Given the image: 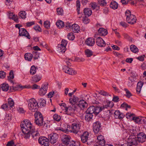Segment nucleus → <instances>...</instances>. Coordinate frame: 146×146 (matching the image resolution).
Here are the masks:
<instances>
[{
  "mask_svg": "<svg viewBox=\"0 0 146 146\" xmlns=\"http://www.w3.org/2000/svg\"><path fill=\"white\" fill-rule=\"evenodd\" d=\"M81 126L80 122L78 120H75L73 121V123L72 124L71 130H70L68 129H66L62 131L65 133L70 132L76 134L79 131L80 127Z\"/></svg>",
  "mask_w": 146,
  "mask_h": 146,
  "instance_id": "obj_1",
  "label": "nucleus"
},
{
  "mask_svg": "<svg viewBox=\"0 0 146 146\" xmlns=\"http://www.w3.org/2000/svg\"><path fill=\"white\" fill-rule=\"evenodd\" d=\"M113 106V104L112 101H105L104 105L103 106L95 107V110L94 114L97 115L100 111L104 110L105 108L111 109Z\"/></svg>",
  "mask_w": 146,
  "mask_h": 146,
  "instance_id": "obj_2",
  "label": "nucleus"
},
{
  "mask_svg": "<svg viewBox=\"0 0 146 146\" xmlns=\"http://www.w3.org/2000/svg\"><path fill=\"white\" fill-rule=\"evenodd\" d=\"M126 16V20L128 23L131 25L134 24L137 20L135 16L131 14V11L127 10L125 13Z\"/></svg>",
  "mask_w": 146,
  "mask_h": 146,
  "instance_id": "obj_3",
  "label": "nucleus"
},
{
  "mask_svg": "<svg viewBox=\"0 0 146 146\" xmlns=\"http://www.w3.org/2000/svg\"><path fill=\"white\" fill-rule=\"evenodd\" d=\"M70 103L73 105V107L77 108H79L83 110L88 106V104L86 101H69Z\"/></svg>",
  "mask_w": 146,
  "mask_h": 146,
  "instance_id": "obj_4",
  "label": "nucleus"
},
{
  "mask_svg": "<svg viewBox=\"0 0 146 146\" xmlns=\"http://www.w3.org/2000/svg\"><path fill=\"white\" fill-rule=\"evenodd\" d=\"M35 123L39 126L45 125L44 123L43 125V118L42 114L38 111L36 112L35 114Z\"/></svg>",
  "mask_w": 146,
  "mask_h": 146,
  "instance_id": "obj_5",
  "label": "nucleus"
},
{
  "mask_svg": "<svg viewBox=\"0 0 146 146\" xmlns=\"http://www.w3.org/2000/svg\"><path fill=\"white\" fill-rule=\"evenodd\" d=\"M136 137L132 135H130L128 138L127 141V143L128 146H132L133 145H138V141H137Z\"/></svg>",
  "mask_w": 146,
  "mask_h": 146,
  "instance_id": "obj_6",
  "label": "nucleus"
},
{
  "mask_svg": "<svg viewBox=\"0 0 146 146\" xmlns=\"http://www.w3.org/2000/svg\"><path fill=\"white\" fill-rule=\"evenodd\" d=\"M29 109L33 112H37L38 107V103L36 101H31L29 102L28 104Z\"/></svg>",
  "mask_w": 146,
  "mask_h": 146,
  "instance_id": "obj_7",
  "label": "nucleus"
},
{
  "mask_svg": "<svg viewBox=\"0 0 146 146\" xmlns=\"http://www.w3.org/2000/svg\"><path fill=\"white\" fill-rule=\"evenodd\" d=\"M38 143L42 146H49L50 143L48 139L44 137H40L38 139Z\"/></svg>",
  "mask_w": 146,
  "mask_h": 146,
  "instance_id": "obj_8",
  "label": "nucleus"
},
{
  "mask_svg": "<svg viewBox=\"0 0 146 146\" xmlns=\"http://www.w3.org/2000/svg\"><path fill=\"white\" fill-rule=\"evenodd\" d=\"M136 137L139 143H143L146 141V135L144 133L139 132Z\"/></svg>",
  "mask_w": 146,
  "mask_h": 146,
  "instance_id": "obj_9",
  "label": "nucleus"
},
{
  "mask_svg": "<svg viewBox=\"0 0 146 146\" xmlns=\"http://www.w3.org/2000/svg\"><path fill=\"white\" fill-rule=\"evenodd\" d=\"M58 135L56 133L51 134L48 137L49 141H50L51 143L54 144L56 142L57 139L58 138Z\"/></svg>",
  "mask_w": 146,
  "mask_h": 146,
  "instance_id": "obj_10",
  "label": "nucleus"
},
{
  "mask_svg": "<svg viewBox=\"0 0 146 146\" xmlns=\"http://www.w3.org/2000/svg\"><path fill=\"white\" fill-rule=\"evenodd\" d=\"M66 27L68 28H70L71 27L72 31L75 33H78L80 31V28L79 26L76 24H73L72 25L69 24L68 25H66Z\"/></svg>",
  "mask_w": 146,
  "mask_h": 146,
  "instance_id": "obj_11",
  "label": "nucleus"
},
{
  "mask_svg": "<svg viewBox=\"0 0 146 146\" xmlns=\"http://www.w3.org/2000/svg\"><path fill=\"white\" fill-rule=\"evenodd\" d=\"M47 89L48 84L42 85L39 91V94L40 96L45 95L47 92Z\"/></svg>",
  "mask_w": 146,
  "mask_h": 146,
  "instance_id": "obj_12",
  "label": "nucleus"
},
{
  "mask_svg": "<svg viewBox=\"0 0 146 146\" xmlns=\"http://www.w3.org/2000/svg\"><path fill=\"white\" fill-rule=\"evenodd\" d=\"M101 127V123L100 122L97 121L94 123L93 125V131L95 133H98L100 130Z\"/></svg>",
  "mask_w": 146,
  "mask_h": 146,
  "instance_id": "obj_13",
  "label": "nucleus"
},
{
  "mask_svg": "<svg viewBox=\"0 0 146 146\" xmlns=\"http://www.w3.org/2000/svg\"><path fill=\"white\" fill-rule=\"evenodd\" d=\"M19 34L21 36H25L29 39L30 38L29 33L26 29L24 28H22L21 29H19Z\"/></svg>",
  "mask_w": 146,
  "mask_h": 146,
  "instance_id": "obj_14",
  "label": "nucleus"
},
{
  "mask_svg": "<svg viewBox=\"0 0 146 146\" xmlns=\"http://www.w3.org/2000/svg\"><path fill=\"white\" fill-rule=\"evenodd\" d=\"M21 125L25 126V127L27 128L29 131H31L32 129H34V128L32 127V124L29 120L24 121L23 122H21Z\"/></svg>",
  "mask_w": 146,
  "mask_h": 146,
  "instance_id": "obj_15",
  "label": "nucleus"
},
{
  "mask_svg": "<svg viewBox=\"0 0 146 146\" xmlns=\"http://www.w3.org/2000/svg\"><path fill=\"white\" fill-rule=\"evenodd\" d=\"M70 139L71 137L69 136L63 135L61 137V140L63 144L68 145L70 143Z\"/></svg>",
  "mask_w": 146,
  "mask_h": 146,
  "instance_id": "obj_16",
  "label": "nucleus"
},
{
  "mask_svg": "<svg viewBox=\"0 0 146 146\" xmlns=\"http://www.w3.org/2000/svg\"><path fill=\"white\" fill-rule=\"evenodd\" d=\"M89 135V133L88 132L85 131L81 135L80 138L82 143H85L87 141Z\"/></svg>",
  "mask_w": 146,
  "mask_h": 146,
  "instance_id": "obj_17",
  "label": "nucleus"
},
{
  "mask_svg": "<svg viewBox=\"0 0 146 146\" xmlns=\"http://www.w3.org/2000/svg\"><path fill=\"white\" fill-rule=\"evenodd\" d=\"M96 42L98 46L100 47H104L106 45L105 41L100 37H98L96 38Z\"/></svg>",
  "mask_w": 146,
  "mask_h": 146,
  "instance_id": "obj_18",
  "label": "nucleus"
},
{
  "mask_svg": "<svg viewBox=\"0 0 146 146\" xmlns=\"http://www.w3.org/2000/svg\"><path fill=\"white\" fill-rule=\"evenodd\" d=\"M98 142L99 144L102 146H104L105 145V141L104 139V137L102 135H100L98 136Z\"/></svg>",
  "mask_w": 146,
  "mask_h": 146,
  "instance_id": "obj_19",
  "label": "nucleus"
},
{
  "mask_svg": "<svg viewBox=\"0 0 146 146\" xmlns=\"http://www.w3.org/2000/svg\"><path fill=\"white\" fill-rule=\"evenodd\" d=\"M98 32L100 36H104L108 34L107 30L102 28H100L98 30Z\"/></svg>",
  "mask_w": 146,
  "mask_h": 146,
  "instance_id": "obj_20",
  "label": "nucleus"
},
{
  "mask_svg": "<svg viewBox=\"0 0 146 146\" xmlns=\"http://www.w3.org/2000/svg\"><path fill=\"white\" fill-rule=\"evenodd\" d=\"M86 44L88 45L92 46L94 45L95 43L94 39L92 38H88L85 41Z\"/></svg>",
  "mask_w": 146,
  "mask_h": 146,
  "instance_id": "obj_21",
  "label": "nucleus"
},
{
  "mask_svg": "<svg viewBox=\"0 0 146 146\" xmlns=\"http://www.w3.org/2000/svg\"><path fill=\"white\" fill-rule=\"evenodd\" d=\"M84 13L86 17H89L91 15L92 13V11L90 8H85L84 10Z\"/></svg>",
  "mask_w": 146,
  "mask_h": 146,
  "instance_id": "obj_22",
  "label": "nucleus"
},
{
  "mask_svg": "<svg viewBox=\"0 0 146 146\" xmlns=\"http://www.w3.org/2000/svg\"><path fill=\"white\" fill-rule=\"evenodd\" d=\"M31 135L34 139H36L37 137L39 136V133L37 131H34L33 129H32L31 131H30Z\"/></svg>",
  "mask_w": 146,
  "mask_h": 146,
  "instance_id": "obj_23",
  "label": "nucleus"
},
{
  "mask_svg": "<svg viewBox=\"0 0 146 146\" xmlns=\"http://www.w3.org/2000/svg\"><path fill=\"white\" fill-rule=\"evenodd\" d=\"M143 84V82L141 81L137 83L136 88V92L138 94L140 93L141 88Z\"/></svg>",
  "mask_w": 146,
  "mask_h": 146,
  "instance_id": "obj_24",
  "label": "nucleus"
},
{
  "mask_svg": "<svg viewBox=\"0 0 146 146\" xmlns=\"http://www.w3.org/2000/svg\"><path fill=\"white\" fill-rule=\"evenodd\" d=\"M135 80L133 76H131L128 78L127 85L129 86H131L134 84Z\"/></svg>",
  "mask_w": 146,
  "mask_h": 146,
  "instance_id": "obj_25",
  "label": "nucleus"
},
{
  "mask_svg": "<svg viewBox=\"0 0 146 146\" xmlns=\"http://www.w3.org/2000/svg\"><path fill=\"white\" fill-rule=\"evenodd\" d=\"M71 104L72 105V107H69L68 108H66L65 109V111L68 113L74 112L76 109V108H74V107H73V106L72 104Z\"/></svg>",
  "mask_w": 146,
  "mask_h": 146,
  "instance_id": "obj_26",
  "label": "nucleus"
},
{
  "mask_svg": "<svg viewBox=\"0 0 146 146\" xmlns=\"http://www.w3.org/2000/svg\"><path fill=\"white\" fill-rule=\"evenodd\" d=\"M74 94L72 92L71 93H69L68 94V96L69 97H70V98L69 100H78L79 98L76 96L74 95L73 96H72Z\"/></svg>",
  "mask_w": 146,
  "mask_h": 146,
  "instance_id": "obj_27",
  "label": "nucleus"
},
{
  "mask_svg": "<svg viewBox=\"0 0 146 146\" xmlns=\"http://www.w3.org/2000/svg\"><path fill=\"white\" fill-rule=\"evenodd\" d=\"M1 89L3 91H7L9 89V86L7 84L3 83L1 85Z\"/></svg>",
  "mask_w": 146,
  "mask_h": 146,
  "instance_id": "obj_28",
  "label": "nucleus"
},
{
  "mask_svg": "<svg viewBox=\"0 0 146 146\" xmlns=\"http://www.w3.org/2000/svg\"><path fill=\"white\" fill-rule=\"evenodd\" d=\"M93 116V115L92 114L87 113L85 116V119L87 121H90L92 120Z\"/></svg>",
  "mask_w": 146,
  "mask_h": 146,
  "instance_id": "obj_29",
  "label": "nucleus"
},
{
  "mask_svg": "<svg viewBox=\"0 0 146 146\" xmlns=\"http://www.w3.org/2000/svg\"><path fill=\"white\" fill-rule=\"evenodd\" d=\"M110 7L113 9L117 8L118 6V3L115 1H112L110 5Z\"/></svg>",
  "mask_w": 146,
  "mask_h": 146,
  "instance_id": "obj_30",
  "label": "nucleus"
},
{
  "mask_svg": "<svg viewBox=\"0 0 146 146\" xmlns=\"http://www.w3.org/2000/svg\"><path fill=\"white\" fill-rule=\"evenodd\" d=\"M19 17L23 19H25L26 17V13L24 11H20L19 14Z\"/></svg>",
  "mask_w": 146,
  "mask_h": 146,
  "instance_id": "obj_31",
  "label": "nucleus"
},
{
  "mask_svg": "<svg viewBox=\"0 0 146 146\" xmlns=\"http://www.w3.org/2000/svg\"><path fill=\"white\" fill-rule=\"evenodd\" d=\"M41 79V76L38 75H36L32 77L33 80L36 82H38Z\"/></svg>",
  "mask_w": 146,
  "mask_h": 146,
  "instance_id": "obj_32",
  "label": "nucleus"
},
{
  "mask_svg": "<svg viewBox=\"0 0 146 146\" xmlns=\"http://www.w3.org/2000/svg\"><path fill=\"white\" fill-rule=\"evenodd\" d=\"M95 110V107L94 106H90L87 109V113L89 114H94V111Z\"/></svg>",
  "mask_w": 146,
  "mask_h": 146,
  "instance_id": "obj_33",
  "label": "nucleus"
},
{
  "mask_svg": "<svg viewBox=\"0 0 146 146\" xmlns=\"http://www.w3.org/2000/svg\"><path fill=\"white\" fill-rule=\"evenodd\" d=\"M85 55L87 57H91L93 54L92 51L89 49L86 50L85 51Z\"/></svg>",
  "mask_w": 146,
  "mask_h": 146,
  "instance_id": "obj_34",
  "label": "nucleus"
},
{
  "mask_svg": "<svg viewBox=\"0 0 146 146\" xmlns=\"http://www.w3.org/2000/svg\"><path fill=\"white\" fill-rule=\"evenodd\" d=\"M24 56L25 59L29 61H31L33 57L32 54L30 53L25 54Z\"/></svg>",
  "mask_w": 146,
  "mask_h": 146,
  "instance_id": "obj_35",
  "label": "nucleus"
},
{
  "mask_svg": "<svg viewBox=\"0 0 146 146\" xmlns=\"http://www.w3.org/2000/svg\"><path fill=\"white\" fill-rule=\"evenodd\" d=\"M33 57L34 60L38 59L39 57L40 53L36 51H34L32 53Z\"/></svg>",
  "mask_w": 146,
  "mask_h": 146,
  "instance_id": "obj_36",
  "label": "nucleus"
},
{
  "mask_svg": "<svg viewBox=\"0 0 146 146\" xmlns=\"http://www.w3.org/2000/svg\"><path fill=\"white\" fill-rule=\"evenodd\" d=\"M130 49L131 51L134 53L137 52L139 51L138 48L135 45H131L130 47Z\"/></svg>",
  "mask_w": 146,
  "mask_h": 146,
  "instance_id": "obj_37",
  "label": "nucleus"
},
{
  "mask_svg": "<svg viewBox=\"0 0 146 146\" xmlns=\"http://www.w3.org/2000/svg\"><path fill=\"white\" fill-rule=\"evenodd\" d=\"M14 78V74L13 70H11L9 72V76L8 77V80L11 83H13V81L11 80Z\"/></svg>",
  "mask_w": 146,
  "mask_h": 146,
  "instance_id": "obj_38",
  "label": "nucleus"
},
{
  "mask_svg": "<svg viewBox=\"0 0 146 146\" xmlns=\"http://www.w3.org/2000/svg\"><path fill=\"white\" fill-rule=\"evenodd\" d=\"M66 73L70 75H74L76 74L77 72H76L74 70L73 68H69V70H68Z\"/></svg>",
  "mask_w": 146,
  "mask_h": 146,
  "instance_id": "obj_39",
  "label": "nucleus"
},
{
  "mask_svg": "<svg viewBox=\"0 0 146 146\" xmlns=\"http://www.w3.org/2000/svg\"><path fill=\"white\" fill-rule=\"evenodd\" d=\"M57 26L59 28H62L64 26V23L61 20H58L56 23Z\"/></svg>",
  "mask_w": 146,
  "mask_h": 146,
  "instance_id": "obj_40",
  "label": "nucleus"
},
{
  "mask_svg": "<svg viewBox=\"0 0 146 146\" xmlns=\"http://www.w3.org/2000/svg\"><path fill=\"white\" fill-rule=\"evenodd\" d=\"M70 146H80V144L79 142L75 141H71L69 143Z\"/></svg>",
  "mask_w": 146,
  "mask_h": 146,
  "instance_id": "obj_41",
  "label": "nucleus"
},
{
  "mask_svg": "<svg viewBox=\"0 0 146 146\" xmlns=\"http://www.w3.org/2000/svg\"><path fill=\"white\" fill-rule=\"evenodd\" d=\"M98 93L99 94L104 96H107L108 97L110 96L111 97V94L109 95L108 94L107 92L103 90H100L98 92Z\"/></svg>",
  "mask_w": 146,
  "mask_h": 146,
  "instance_id": "obj_42",
  "label": "nucleus"
},
{
  "mask_svg": "<svg viewBox=\"0 0 146 146\" xmlns=\"http://www.w3.org/2000/svg\"><path fill=\"white\" fill-rule=\"evenodd\" d=\"M58 49L60 52L62 53L64 52L66 50V47L60 45L58 46Z\"/></svg>",
  "mask_w": 146,
  "mask_h": 146,
  "instance_id": "obj_43",
  "label": "nucleus"
},
{
  "mask_svg": "<svg viewBox=\"0 0 146 146\" xmlns=\"http://www.w3.org/2000/svg\"><path fill=\"white\" fill-rule=\"evenodd\" d=\"M36 72V68L34 66H32L30 69V72L32 75L35 74Z\"/></svg>",
  "mask_w": 146,
  "mask_h": 146,
  "instance_id": "obj_44",
  "label": "nucleus"
},
{
  "mask_svg": "<svg viewBox=\"0 0 146 146\" xmlns=\"http://www.w3.org/2000/svg\"><path fill=\"white\" fill-rule=\"evenodd\" d=\"M68 38L70 40H73L74 39L75 36L72 32L69 33L67 35Z\"/></svg>",
  "mask_w": 146,
  "mask_h": 146,
  "instance_id": "obj_45",
  "label": "nucleus"
},
{
  "mask_svg": "<svg viewBox=\"0 0 146 146\" xmlns=\"http://www.w3.org/2000/svg\"><path fill=\"white\" fill-rule=\"evenodd\" d=\"M8 105L9 110H11L13 109L14 107V101H8Z\"/></svg>",
  "mask_w": 146,
  "mask_h": 146,
  "instance_id": "obj_46",
  "label": "nucleus"
},
{
  "mask_svg": "<svg viewBox=\"0 0 146 146\" xmlns=\"http://www.w3.org/2000/svg\"><path fill=\"white\" fill-rule=\"evenodd\" d=\"M23 133L24 134L23 136L25 139H27L29 138L31 135L30 131H28L27 132H25V133Z\"/></svg>",
  "mask_w": 146,
  "mask_h": 146,
  "instance_id": "obj_47",
  "label": "nucleus"
},
{
  "mask_svg": "<svg viewBox=\"0 0 146 146\" xmlns=\"http://www.w3.org/2000/svg\"><path fill=\"white\" fill-rule=\"evenodd\" d=\"M20 126L23 133H25V132H27L28 131H29V129L26 127H25V126L23 125H21Z\"/></svg>",
  "mask_w": 146,
  "mask_h": 146,
  "instance_id": "obj_48",
  "label": "nucleus"
},
{
  "mask_svg": "<svg viewBox=\"0 0 146 146\" xmlns=\"http://www.w3.org/2000/svg\"><path fill=\"white\" fill-rule=\"evenodd\" d=\"M53 117L54 120L58 121H60L61 119L60 116L56 114H54L53 116Z\"/></svg>",
  "mask_w": 146,
  "mask_h": 146,
  "instance_id": "obj_49",
  "label": "nucleus"
},
{
  "mask_svg": "<svg viewBox=\"0 0 146 146\" xmlns=\"http://www.w3.org/2000/svg\"><path fill=\"white\" fill-rule=\"evenodd\" d=\"M80 2L79 1V0H77L76 1V7H77V11L78 14H80Z\"/></svg>",
  "mask_w": 146,
  "mask_h": 146,
  "instance_id": "obj_50",
  "label": "nucleus"
},
{
  "mask_svg": "<svg viewBox=\"0 0 146 146\" xmlns=\"http://www.w3.org/2000/svg\"><path fill=\"white\" fill-rule=\"evenodd\" d=\"M44 26L47 29H49L50 28V24L48 21H46L44 22Z\"/></svg>",
  "mask_w": 146,
  "mask_h": 146,
  "instance_id": "obj_51",
  "label": "nucleus"
},
{
  "mask_svg": "<svg viewBox=\"0 0 146 146\" xmlns=\"http://www.w3.org/2000/svg\"><path fill=\"white\" fill-rule=\"evenodd\" d=\"M1 108L7 111L9 110L7 104H3L1 106Z\"/></svg>",
  "mask_w": 146,
  "mask_h": 146,
  "instance_id": "obj_52",
  "label": "nucleus"
},
{
  "mask_svg": "<svg viewBox=\"0 0 146 146\" xmlns=\"http://www.w3.org/2000/svg\"><path fill=\"white\" fill-rule=\"evenodd\" d=\"M132 120L134 121L136 123H138L140 122L142 120V119L139 118V117H133Z\"/></svg>",
  "mask_w": 146,
  "mask_h": 146,
  "instance_id": "obj_53",
  "label": "nucleus"
},
{
  "mask_svg": "<svg viewBox=\"0 0 146 146\" xmlns=\"http://www.w3.org/2000/svg\"><path fill=\"white\" fill-rule=\"evenodd\" d=\"M98 2L99 4L102 6L106 5V4L105 0H98Z\"/></svg>",
  "mask_w": 146,
  "mask_h": 146,
  "instance_id": "obj_54",
  "label": "nucleus"
},
{
  "mask_svg": "<svg viewBox=\"0 0 146 146\" xmlns=\"http://www.w3.org/2000/svg\"><path fill=\"white\" fill-rule=\"evenodd\" d=\"M56 11L58 14L59 15H62L63 13V10L61 8H57Z\"/></svg>",
  "mask_w": 146,
  "mask_h": 146,
  "instance_id": "obj_55",
  "label": "nucleus"
},
{
  "mask_svg": "<svg viewBox=\"0 0 146 146\" xmlns=\"http://www.w3.org/2000/svg\"><path fill=\"white\" fill-rule=\"evenodd\" d=\"M11 117L12 115L11 114H7L5 116V119L7 121H9L11 120Z\"/></svg>",
  "mask_w": 146,
  "mask_h": 146,
  "instance_id": "obj_56",
  "label": "nucleus"
},
{
  "mask_svg": "<svg viewBox=\"0 0 146 146\" xmlns=\"http://www.w3.org/2000/svg\"><path fill=\"white\" fill-rule=\"evenodd\" d=\"M90 19L86 17H84L82 19L83 22L85 24H87L90 22Z\"/></svg>",
  "mask_w": 146,
  "mask_h": 146,
  "instance_id": "obj_57",
  "label": "nucleus"
},
{
  "mask_svg": "<svg viewBox=\"0 0 146 146\" xmlns=\"http://www.w3.org/2000/svg\"><path fill=\"white\" fill-rule=\"evenodd\" d=\"M134 114L133 113H127L126 114L127 118L128 119L131 118L132 119V117H134Z\"/></svg>",
  "mask_w": 146,
  "mask_h": 146,
  "instance_id": "obj_58",
  "label": "nucleus"
},
{
  "mask_svg": "<svg viewBox=\"0 0 146 146\" xmlns=\"http://www.w3.org/2000/svg\"><path fill=\"white\" fill-rule=\"evenodd\" d=\"M17 110L20 113H25L26 112V111L24 110L23 108H22L19 107L17 109Z\"/></svg>",
  "mask_w": 146,
  "mask_h": 146,
  "instance_id": "obj_59",
  "label": "nucleus"
},
{
  "mask_svg": "<svg viewBox=\"0 0 146 146\" xmlns=\"http://www.w3.org/2000/svg\"><path fill=\"white\" fill-rule=\"evenodd\" d=\"M35 24V22L34 21L27 22L26 23V25L27 27H29L34 25Z\"/></svg>",
  "mask_w": 146,
  "mask_h": 146,
  "instance_id": "obj_60",
  "label": "nucleus"
},
{
  "mask_svg": "<svg viewBox=\"0 0 146 146\" xmlns=\"http://www.w3.org/2000/svg\"><path fill=\"white\" fill-rule=\"evenodd\" d=\"M34 29L36 31L40 32L41 31V29L39 26L38 25L35 26L34 27Z\"/></svg>",
  "mask_w": 146,
  "mask_h": 146,
  "instance_id": "obj_61",
  "label": "nucleus"
},
{
  "mask_svg": "<svg viewBox=\"0 0 146 146\" xmlns=\"http://www.w3.org/2000/svg\"><path fill=\"white\" fill-rule=\"evenodd\" d=\"M68 60L72 61V60L70 58H67V57L65 59V61L66 62L67 65L68 66H71V64L68 61Z\"/></svg>",
  "mask_w": 146,
  "mask_h": 146,
  "instance_id": "obj_62",
  "label": "nucleus"
},
{
  "mask_svg": "<svg viewBox=\"0 0 146 146\" xmlns=\"http://www.w3.org/2000/svg\"><path fill=\"white\" fill-rule=\"evenodd\" d=\"M124 90L126 92V96L127 97L129 98L131 96V93L127 89L125 88Z\"/></svg>",
  "mask_w": 146,
  "mask_h": 146,
  "instance_id": "obj_63",
  "label": "nucleus"
},
{
  "mask_svg": "<svg viewBox=\"0 0 146 146\" xmlns=\"http://www.w3.org/2000/svg\"><path fill=\"white\" fill-rule=\"evenodd\" d=\"M6 146H16L14 144V141L13 140H11L8 142Z\"/></svg>",
  "mask_w": 146,
  "mask_h": 146,
  "instance_id": "obj_64",
  "label": "nucleus"
}]
</instances>
